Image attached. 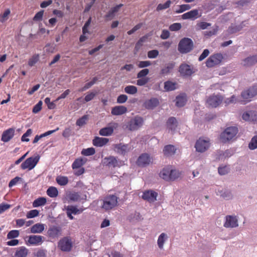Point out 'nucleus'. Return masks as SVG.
<instances>
[{
  "mask_svg": "<svg viewBox=\"0 0 257 257\" xmlns=\"http://www.w3.org/2000/svg\"><path fill=\"white\" fill-rule=\"evenodd\" d=\"M238 133V128L236 126L227 127L220 135V140L223 143H226L228 141L233 140Z\"/></svg>",
  "mask_w": 257,
  "mask_h": 257,
  "instance_id": "f257e3e1",
  "label": "nucleus"
},
{
  "mask_svg": "<svg viewBox=\"0 0 257 257\" xmlns=\"http://www.w3.org/2000/svg\"><path fill=\"white\" fill-rule=\"evenodd\" d=\"M117 204L118 197L115 195H108L103 199L102 208L105 210H109L116 206Z\"/></svg>",
  "mask_w": 257,
  "mask_h": 257,
  "instance_id": "f03ea898",
  "label": "nucleus"
},
{
  "mask_svg": "<svg viewBox=\"0 0 257 257\" xmlns=\"http://www.w3.org/2000/svg\"><path fill=\"white\" fill-rule=\"evenodd\" d=\"M193 47L192 40L188 38H184L180 41L178 50L181 53H186L192 50Z\"/></svg>",
  "mask_w": 257,
  "mask_h": 257,
  "instance_id": "7ed1b4c3",
  "label": "nucleus"
},
{
  "mask_svg": "<svg viewBox=\"0 0 257 257\" xmlns=\"http://www.w3.org/2000/svg\"><path fill=\"white\" fill-rule=\"evenodd\" d=\"M103 163L109 167H112L113 168L120 167L122 166L124 164L123 161L119 159H117V157L110 156L107 157H105L103 159Z\"/></svg>",
  "mask_w": 257,
  "mask_h": 257,
  "instance_id": "20e7f679",
  "label": "nucleus"
},
{
  "mask_svg": "<svg viewBox=\"0 0 257 257\" xmlns=\"http://www.w3.org/2000/svg\"><path fill=\"white\" fill-rule=\"evenodd\" d=\"M39 155L35 157H30L28 158L25 161L21 164V168L23 170L28 169L29 170L33 169L38 164L40 160Z\"/></svg>",
  "mask_w": 257,
  "mask_h": 257,
  "instance_id": "39448f33",
  "label": "nucleus"
},
{
  "mask_svg": "<svg viewBox=\"0 0 257 257\" xmlns=\"http://www.w3.org/2000/svg\"><path fill=\"white\" fill-rule=\"evenodd\" d=\"M257 94V89L255 86L249 88L246 90L242 92L241 94L242 100L241 102L243 104H245L249 102L251 99Z\"/></svg>",
  "mask_w": 257,
  "mask_h": 257,
  "instance_id": "423d86ee",
  "label": "nucleus"
},
{
  "mask_svg": "<svg viewBox=\"0 0 257 257\" xmlns=\"http://www.w3.org/2000/svg\"><path fill=\"white\" fill-rule=\"evenodd\" d=\"M73 245L71 238L70 237H63L59 240L58 247L63 251H69Z\"/></svg>",
  "mask_w": 257,
  "mask_h": 257,
  "instance_id": "0eeeda50",
  "label": "nucleus"
},
{
  "mask_svg": "<svg viewBox=\"0 0 257 257\" xmlns=\"http://www.w3.org/2000/svg\"><path fill=\"white\" fill-rule=\"evenodd\" d=\"M143 118L140 116H136L131 119L128 122L127 128L130 131L138 130L143 124Z\"/></svg>",
  "mask_w": 257,
  "mask_h": 257,
  "instance_id": "6e6552de",
  "label": "nucleus"
},
{
  "mask_svg": "<svg viewBox=\"0 0 257 257\" xmlns=\"http://www.w3.org/2000/svg\"><path fill=\"white\" fill-rule=\"evenodd\" d=\"M44 236L41 235H30L27 236L26 244L35 246L40 245L44 242Z\"/></svg>",
  "mask_w": 257,
  "mask_h": 257,
  "instance_id": "1a4fd4ad",
  "label": "nucleus"
},
{
  "mask_svg": "<svg viewBox=\"0 0 257 257\" xmlns=\"http://www.w3.org/2000/svg\"><path fill=\"white\" fill-rule=\"evenodd\" d=\"M223 59L220 53H217L210 56L206 61V65L208 68L213 67L219 64Z\"/></svg>",
  "mask_w": 257,
  "mask_h": 257,
  "instance_id": "9d476101",
  "label": "nucleus"
},
{
  "mask_svg": "<svg viewBox=\"0 0 257 257\" xmlns=\"http://www.w3.org/2000/svg\"><path fill=\"white\" fill-rule=\"evenodd\" d=\"M223 100V97L219 95H212L208 97L206 100L207 104L211 107H217Z\"/></svg>",
  "mask_w": 257,
  "mask_h": 257,
  "instance_id": "9b49d317",
  "label": "nucleus"
},
{
  "mask_svg": "<svg viewBox=\"0 0 257 257\" xmlns=\"http://www.w3.org/2000/svg\"><path fill=\"white\" fill-rule=\"evenodd\" d=\"M210 146L209 140H203L199 138L196 142V150L199 152H204L206 151Z\"/></svg>",
  "mask_w": 257,
  "mask_h": 257,
  "instance_id": "f8f14e48",
  "label": "nucleus"
},
{
  "mask_svg": "<svg viewBox=\"0 0 257 257\" xmlns=\"http://www.w3.org/2000/svg\"><path fill=\"white\" fill-rule=\"evenodd\" d=\"M47 235L50 238H58L62 235V228L59 226H51L47 230Z\"/></svg>",
  "mask_w": 257,
  "mask_h": 257,
  "instance_id": "ddd939ff",
  "label": "nucleus"
},
{
  "mask_svg": "<svg viewBox=\"0 0 257 257\" xmlns=\"http://www.w3.org/2000/svg\"><path fill=\"white\" fill-rule=\"evenodd\" d=\"M158 193L153 190H147L143 192L142 197L150 203L154 202L157 199Z\"/></svg>",
  "mask_w": 257,
  "mask_h": 257,
  "instance_id": "4468645a",
  "label": "nucleus"
},
{
  "mask_svg": "<svg viewBox=\"0 0 257 257\" xmlns=\"http://www.w3.org/2000/svg\"><path fill=\"white\" fill-rule=\"evenodd\" d=\"M113 147L116 152L122 155H125L131 150V147L127 144H114Z\"/></svg>",
  "mask_w": 257,
  "mask_h": 257,
  "instance_id": "2eb2a0df",
  "label": "nucleus"
},
{
  "mask_svg": "<svg viewBox=\"0 0 257 257\" xmlns=\"http://www.w3.org/2000/svg\"><path fill=\"white\" fill-rule=\"evenodd\" d=\"M159 105V100L157 98L153 97L145 101L143 106L147 109H153Z\"/></svg>",
  "mask_w": 257,
  "mask_h": 257,
  "instance_id": "dca6fc26",
  "label": "nucleus"
},
{
  "mask_svg": "<svg viewBox=\"0 0 257 257\" xmlns=\"http://www.w3.org/2000/svg\"><path fill=\"white\" fill-rule=\"evenodd\" d=\"M179 72L183 76H190L194 72L191 66L186 64H182L179 66Z\"/></svg>",
  "mask_w": 257,
  "mask_h": 257,
  "instance_id": "f3484780",
  "label": "nucleus"
},
{
  "mask_svg": "<svg viewBox=\"0 0 257 257\" xmlns=\"http://www.w3.org/2000/svg\"><path fill=\"white\" fill-rule=\"evenodd\" d=\"M152 162V158L147 154H142L138 159L137 164L141 167H145L150 164Z\"/></svg>",
  "mask_w": 257,
  "mask_h": 257,
  "instance_id": "a211bd4d",
  "label": "nucleus"
},
{
  "mask_svg": "<svg viewBox=\"0 0 257 257\" xmlns=\"http://www.w3.org/2000/svg\"><path fill=\"white\" fill-rule=\"evenodd\" d=\"M87 196L86 194L81 195L79 192H73L70 193L68 195L69 199L73 202H78L81 200L85 201Z\"/></svg>",
  "mask_w": 257,
  "mask_h": 257,
  "instance_id": "6ab92c4d",
  "label": "nucleus"
},
{
  "mask_svg": "<svg viewBox=\"0 0 257 257\" xmlns=\"http://www.w3.org/2000/svg\"><path fill=\"white\" fill-rule=\"evenodd\" d=\"M238 226L237 220L235 217L231 215H227L226 216V221L224 224L225 227H236Z\"/></svg>",
  "mask_w": 257,
  "mask_h": 257,
  "instance_id": "aec40b11",
  "label": "nucleus"
},
{
  "mask_svg": "<svg viewBox=\"0 0 257 257\" xmlns=\"http://www.w3.org/2000/svg\"><path fill=\"white\" fill-rule=\"evenodd\" d=\"M108 138L95 137L92 140V144L95 147H102L108 143Z\"/></svg>",
  "mask_w": 257,
  "mask_h": 257,
  "instance_id": "412c9836",
  "label": "nucleus"
},
{
  "mask_svg": "<svg viewBox=\"0 0 257 257\" xmlns=\"http://www.w3.org/2000/svg\"><path fill=\"white\" fill-rule=\"evenodd\" d=\"M15 130L14 128H9L5 131L2 137V140L4 142L9 141L14 136Z\"/></svg>",
  "mask_w": 257,
  "mask_h": 257,
  "instance_id": "4be33fe9",
  "label": "nucleus"
},
{
  "mask_svg": "<svg viewBox=\"0 0 257 257\" xmlns=\"http://www.w3.org/2000/svg\"><path fill=\"white\" fill-rule=\"evenodd\" d=\"M257 63V55H253L244 59L242 61V64L244 66L250 67L254 65Z\"/></svg>",
  "mask_w": 257,
  "mask_h": 257,
  "instance_id": "5701e85b",
  "label": "nucleus"
},
{
  "mask_svg": "<svg viewBox=\"0 0 257 257\" xmlns=\"http://www.w3.org/2000/svg\"><path fill=\"white\" fill-rule=\"evenodd\" d=\"M178 121L176 117L172 116L168 118L167 122V128L172 131L174 132L177 127Z\"/></svg>",
  "mask_w": 257,
  "mask_h": 257,
  "instance_id": "b1692460",
  "label": "nucleus"
},
{
  "mask_svg": "<svg viewBox=\"0 0 257 257\" xmlns=\"http://www.w3.org/2000/svg\"><path fill=\"white\" fill-rule=\"evenodd\" d=\"M187 102V96L185 93L178 95L176 98V105L178 107L184 106Z\"/></svg>",
  "mask_w": 257,
  "mask_h": 257,
  "instance_id": "393cba45",
  "label": "nucleus"
},
{
  "mask_svg": "<svg viewBox=\"0 0 257 257\" xmlns=\"http://www.w3.org/2000/svg\"><path fill=\"white\" fill-rule=\"evenodd\" d=\"M30 232L32 233H40L45 230V224L42 223H36L31 226Z\"/></svg>",
  "mask_w": 257,
  "mask_h": 257,
  "instance_id": "a878e982",
  "label": "nucleus"
},
{
  "mask_svg": "<svg viewBox=\"0 0 257 257\" xmlns=\"http://www.w3.org/2000/svg\"><path fill=\"white\" fill-rule=\"evenodd\" d=\"M16 230H13L10 231L7 235V239H11L7 242V245L9 246H15L16 245Z\"/></svg>",
  "mask_w": 257,
  "mask_h": 257,
  "instance_id": "bb28decb",
  "label": "nucleus"
},
{
  "mask_svg": "<svg viewBox=\"0 0 257 257\" xmlns=\"http://www.w3.org/2000/svg\"><path fill=\"white\" fill-rule=\"evenodd\" d=\"M127 111V108L124 106H116L111 109V114L115 115H122Z\"/></svg>",
  "mask_w": 257,
  "mask_h": 257,
  "instance_id": "cd10ccee",
  "label": "nucleus"
},
{
  "mask_svg": "<svg viewBox=\"0 0 257 257\" xmlns=\"http://www.w3.org/2000/svg\"><path fill=\"white\" fill-rule=\"evenodd\" d=\"M198 11L197 10H193L187 12L181 16L182 19L184 20L189 19H196L198 17Z\"/></svg>",
  "mask_w": 257,
  "mask_h": 257,
  "instance_id": "c85d7f7f",
  "label": "nucleus"
},
{
  "mask_svg": "<svg viewBox=\"0 0 257 257\" xmlns=\"http://www.w3.org/2000/svg\"><path fill=\"white\" fill-rule=\"evenodd\" d=\"M172 169L169 167L164 168L160 172V177L163 178L164 180L169 181V177L170 176Z\"/></svg>",
  "mask_w": 257,
  "mask_h": 257,
  "instance_id": "c756f323",
  "label": "nucleus"
},
{
  "mask_svg": "<svg viewBox=\"0 0 257 257\" xmlns=\"http://www.w3.org/2000/svg\"><path fill=\"white\" fill-rule=\"evenodd\" d=\"M175 64L174 62H170L167 64L165 67L162 68L160 72L161 75H166L168 74L170 71L174 68Z\"/></svg>",
  "mask_w": 257,
  "mask_h": 257,
  "instance_id": "7c9ffc66",
  "label": "nucleus"
},
{
  "mask_svg": "<svg viewBox=\"0 0 257 257\" xmlns=\"http://www.w3.org/2000/svg\"><path fill=\"white\" fill-rule=\"evenodd\" d=\"M176 149L173 145H167L165 146L163 149V153L166 156H170L174 155L176 152Z\"/></svg>",
  "mask_w": 257,
  "mask_h": 257,
  "instance_id": "2f4dec72",
  "label": "nucleus"
},
{
  "mask_svg": "<svg viewBox=\"0 0 257 257\" xmlns=\"http://www.w3.org/2000/svg\"><path fill=\"white\" fill-rule=\"evenodd\" d=\"M86 163V160H83L82 158H78L75 160L72 165V168L74 170L82 168Z\"/></svg>",
  "mask_w": 257,
  "mask_h": 257,
  "instance_id": "473e14b6",
  "label": "nucleus"
},
{
  "mask_svg": "<svg viewBox=\"0 0 257 257\" xmlns=\"http://www.w3.org/2000/svg\"><path fill=\"white\" fill-rule=\"evenodd\" d=\"M47 203V199L45 197H40L38 199H36L33 202V206L34 207H38L44 206Z\"/></svg>",
  "mask_w": 257,
  "mask_h": 257,
  "instance_id": "72a5a7b5",
  "label": "nucleus"
},
{
  "mask_svg": "<svg viewBox=\"0 0 257 257\" xmlns=\"http://www.w3.org/2000/svg\"><path fill=\"white\" fill-rule=\"evenodd\" d=\"M177 84L176 82H172V81H170V80H168L167 81H165L164 82V88L166 91H173L177 88Z\"/></svg>",
  "mask_w": 257,
  "mask_h": 257,
  "instance_id": "f704fd0d",
  "label": "nucleus"
},
{
  "mask_svg": "<svg viewBox=\"0 0 257 257\" xmlns=\"http://www.w3.org/2000/svg\"><path fill=\"white\" fill-rule=\"evenodd\" d=\"M168 236L165 233L163 232L160 234L158 240L159 248L160 249H162L163 248L164 244Z\"/></svg>",
  "mask_w": 257,
  "mask_h": 257,
  "instance_id": "c9c22d12",
  "label": "nucleus"
},
{
  "mask_svg": "<svg viewBox=\"0 0 257 257\" xmlns=\"http://www.w3.org/2000/svg\"><path fill=\"white\" fill-rule=\"evenodd\" d=\"M113 131L112 127H105L100 130L99 134L102 136H110L113 133Z\"/></svg>",
  "mask_w": 257,
  "mask_h": 257,
  "instance_id": "e433bc0d",
  "label": "nucleus"
},
{
  "mask_svg": "<svg viewBox=\"0 0 257 257\" xmlns=\"http://www.w3.org/2000/svg\"><path fill=\"white\" fill-rule=\"evenodd\" d=\"M57 183L60 186H65L68 183V179L67 176H58L56 178Z\"/></svg>",
  "mask_w": 257,
  "mask_h": 257,
  "instance_id": "4c0bfd02",
  "label": "nucleus"
},
{
  "mask_svg": "<svg viewBox=\"0 0 257 257\" xmlns=\"http://www.w3.org/2000/svg\"><path fill=\"white\" fill-rule=\"evenodd\" d=\"M28 249L25 246H21L17 248V257H27Z\"/></svg>",
  "mask_w": 257,
  "mask_h": 257,
  "instance_id": "58836bf2",
  "label": "nucleus"
},
{
  "mask_svg": "<svg viewBox=\"0 0 257 257\" xmlns=\"http://www.w3.org/2000/svg\"><path fill=\"white\" fill-rule=\"evenodd\" d=\"M46 193L50 197H56L58 195V191L55 187H50L47 190Z\"/></svg>",
  "mask_w": 257,
  "mask_h": 257,
  "instance_id": "ea45409f",
  "label": "nucleus"
},
{
  "mask_svg": "<svg viewBox=\"0 0 257 257\" xmlns=\"http://www.w3.org/2000/svg\"><path fill=\"white\" fill-rule=\"evenodd\" d=\"M242 29V27L241 25H232L229 27L227 31L228 34H233L236 33Z\"/></svg>",
  "mask_w": 257,
  "mask_h": 257,
  "instance_id": "a19ab883",
  "label": "nucleus"
},
{
  "mask_svg": "<svg viewBox=\"0 0 257 257\" xmlns=\"http://www.w3.org/2000/svg\"><path fill=\"white\" fill-rule=\"evenodd\" d=\"M171 4L172 2L170 0L167 1L163 4H161L160 3L158 5L156 10L158 12H160L161 11L167 9L170 7Z\"/></svg>",
  "mask_w": 257,
  "mask_h": 257,
  "instance_id": "79ce46f5",
  "label": "nucleus"
},
{
  "mask_svg": "<svg viewBox=\"0 0 257 257\" xmlns=\"http://www.w3.org/2000/svg\"><path fill=\"white\" fill-rule=\"evenodd\" d=\"M66 210L70 212L72 214H77L83 212V209H78L76 206L70 205L65 207Z\"/></svg>",
  "mask_w": 257,
  "mask_h": 257,
  "instance_id": "37998d69",
  "label": "nucleus"
},
{
  "mask_svg": "<svg viewBox=\"0 0 257 257\" xmlns=\"http://www.w3.org/2000/svg\"><path fill=\"white\" fill-rule=\"evenodd\" d=\"M125 93L129 94H135L138 92V88L136 86L133 85H128L124 88Z\"/></svg>",
  "mask_w": 257,
  "mask_h": 257,
  "instance_id": "c03bdc74",
  "label": "nucleus"
},
{
  "mask_svg": "<svg viewBox=\"0 0 257 257\" xmlns=\"http://www.w3.org/2000/svg\"><path fill=\"white\" fill-rule=\"evenodd\" d=\"M88 119V115L87 114L83 115V116L76 120V124L80 127L83 126L86 123L87 120Z\"/></svg>",
  "mask_w": 257,
  "mask_h": 257,
  "instance_id": "a18cd8bd",
  "label": "nucleus"
},
{
  "mask_svg": "<svg viewBox=\"0 0 257 257\" xmlns=\"http://www.w3.org/2000/svg\"><path fill=\"white\" fill-rule=\"evenodd\" d=\"M11 14V11L10 9H6L3 14L0 15V22L2 23L6 22L9 18V16Z\"/></svg>",
  "mask_w": 257,
  "mask_h": 257,
  "instance_id": "49530a36",
  "label": "nucleus"
},
{
  "mask_svg": "<svg viewBox=\"0 0 257 257\" xmlns=\"http://www.w3.org/2000/svg\"><path fill=\"white\" fill-rule=\"evenodd\" d=\"M191 9V6L189 4H182L179 6L178 10H176V13H182L186 11L189 10Z\"/></svg>",
  "mask_w": 257,
  "mask_h": 257,
  "instance_id": "de8ad7c7",
  "label": "nucleus"
},
{
  "mask_svg": "<svg viewBox=\"0 0 257 257\" xmlns=\"http://www.w3.org/2000/svg\"><path fill=\"white\" fill-rule=\"evenodd\" d=\"M55 101H51L50 98L47 97L44 99V103L46 104L47 107L49 109H55L56 107V105L54 103Z\"/></svg>",
  "mask_w": 257,
  "mask_h": 257,
  "instance_id": "09e8293b",
  "label": "nucleus"
},
{
  "mask_svg": "<svg viewBox=\"0 0 257 257\" xmlns=\"http://www.w3.org/2000/svg\"><path fill=\"white\" fill-rule=\"evenodd\" d=\"M95 153V150L93 148L83 149L81 152L82 155L86 156L93 155Z\"/></svg>",
  "mask_w": 257,
  "mask_h": 257,
  "instance_id": "8fccbe9b",
  "label": "nucleus"
},
{
  "mask_svg": "<svg viewBox=\"0 0 257 257\" xmlns=\"http://www.w3.org/2000/svg\"><path fill=\"white\" fill-rule=\"evenodd\" d=\"M211 23H207L206 22H200L197 23V30H205L208 27L211 26Z\"/></svg>",
  "mask_w": 257,
  "mask_h": 257,
  "instance_id": "3c124183",
  "label": "nucleus"
},
{
  "mask_svg": "<svg viewBox=\"0 0 257 257\" xmlns=\"http://www.w3.org/2000/svg\"><path fill=\"white\" fill-rule=\"evenodd\" d=\"M248 148L252 150L257 148V135L254 136L248 145Z\"/></svg>",
  "mask_w": 257,
  "mask_h": 257,
  "instance_id": "603ef678",
  "label": "nucleus"
},
{
  "mask_svg": "<svg viewBox=\"0 0 257 257\" xmlns=\"http://www.w3.org/2000/svg\"><path fill=\"white\" fill-rule=\"evenodd\" d=\"M39 54H35L33 55L31 58H30L28 60V65L30 66H34L36 62L39 60Z\"/></svg>",
  "mask_w": 257,
  "mask_h": 257,
  "instance_id": "864d4df0",
  "label": "nucleus"
},
{
  "mask_svg": "<svg viewBox=\"0 0 257 257\" xmlns=\"http://www.w3.org/2000/svg\"><path fill=\"white\" fill-rule=\"evenodd\" d=\"M180 173L179 172L176 170H172L170 174V176L169 177V181H172V180H175V179H177L180 176Z\"/></svg>",
  "mask_w": 257,
  "mask_h": 257,
  "instance_id": "5fc2aeb1",
  "label": "nucleus"
},
{
  "mask_svg": "<svg viewBox=\"0 0 257 257\" xmlns=\"http://www.w3.org/2000/svg\"><path fill=\"white\" fill-rule=\"evenodd\" d=\"M137 81V84L140 86H143L148 83L150 78L149 77L138 78Z\"/></svg>",
  "mask_w": 257,
  "mask_h": 257,
  "instance_id": "6e6d98bb",
  "label": "nucleus"
},
{
  "mask_svg": "<svg viewBox=\"0 0 257 257\" xmlns=\"http://www.w3.org/2000/svg\"><path fill=\"white\" fill-rule=\"evenodd\" d=\"M159 55V51L157 50H151L148 52V57L151 59L157 58Z\"/></svg>",
  "mask_w": 257,
  "mask_h": 257,
  "instance_id": "4d7b16f0",
  "label": "nucleus"
},
{
  "mask_svg": "<svg viewBox=\"0 0 257 257\" xmlns=\"http://www.w3.org/2000/svg\"><path fill=\"white\" fill-rule=\"evenodd\" d=\"M39 214V211L37 209L31 210L27 212L26 216L27 218H33L36 216H37Z\"/></svg>",
  "mask_w": 257,
  "mask_h": 257,
  "instance_id": "13d9d810",
  "label": "nucleus"
},
{
  "mask_svg": "<svg viewBox=\"0 0 257 257\" xmlns=\"http://www.w3.org/2000/svg\"><path fill=\"white\" fill-rule=\"evenodd\" d=\"M43 101L40 100L37 104H36L33 108V112L37 113L39 112L42 108Z\"/></svg>",
  "mask_w": 257,
  "mask_h": 257,
  "instance_id": "bf43d9fd",
  "label": "nucleus"
},
{
  "mask_svg": "<svg viewBox=\"0 0 257 257\" xmlns=\"http://www.w3.org/2000/svg\"><path fill=\"white\" fill-rule=\"evenodd\" d=\"M149 70L147 68L143 69L140 71L137 74V78L146 77V76L149 74Z\"/></svg>",
  "mask_w": 257,
  "mask_h": 257,
  "instance_id": "052dcab7",
  "label": "nucleus"
},
{
  "mask_svg": "<svg viewBox=\"0 0 257 257\" xmlns=\"http://www.w3.org/2000/svg\"><path fill=\"white\" fill-rule=\"evenodd\" d=\"M229 171V169L227 166L220 167L218 168V173L221 175L226 174Z\"/></svg>",
  "mask_w": 257,
  "mask_h": 257,
  "instance_id": "680f3d73",
  "label": "nucleus"
},
{
  "mask_svg": "<svg viewBox=\"0 0 257 257\" xmlns=\"http://www.w3.org/2000/svg\"><path fill=\"white\" fill-rule=\"evenodd\" d=\"M181 28L180 23H173L169 27V30L171 31H177Z\"/></svg>",
  "mask_w": 257,
  "mask_h": 257,
  "instance_id": "e2e57ef3",
  "label": "nucleus"
},
{
  "mask_svg": "<svg viewBox=\"0 0 257 257\" xmlns=\"http://www.w3.org/2000/svg\"><path fill=\"white\" fill-rule=\"evenodd\" d=\"M142 26L143 23H139L138 25L135 26L132 29L127 31V34L129 35L133 34L137 31L140 30L141 28L142 27Z\"/></svg>",
  "mask_w": 257,
  "mask_h": 257,
  "instance_id": "0e129e2a",
  "label": "nucleus"
},
{
  "mask_svg": "<svg viewBox=\"0 0 257 257\" xmlns=\"http://www.w3.org/2000/svg\"><path fill=\"white\" fill-rule=\"evenodd\" d=\"M32 133V131L31 129L27 130V131L22 137V141H26V142L29 141V139L28 138V137L30 136Z\"/></svg>",
  "mask_w": 257,
  "mask_h": 257,
  "instance_id": "69168bd1",
  "label": "nucleus"
},
{
  "mask_svg": "<svg viewBox=\"0 0 257 257\" xmlns=\"http://www.w3.org/2000/svg\"><path fill=\"white\" fill-rule=\"evenodd\" d=\"M72 135V132L70 127H66L62 133V136L65 138H68Z\"/></svg>",
  "mask_w": 257,
  "mask_h": 257,
  "instance_id": "338daca9",
  "label": "nucleus"
},
{
  "mask_svg": "<svg viewBox=\"0 0 257 257\" xmlns=\"http://www.w3.org/2000/svg\"><path fill=\"white\" fill-rule=\"evenodd\" d=\"M34 257H46V250L39 249L34 254Z\"/></svg>",
  "mask_w": 257,
  "mask_h": 257,
  "instance_id": "774afa93",
  "label": "nucleus"
}]
</instances>
